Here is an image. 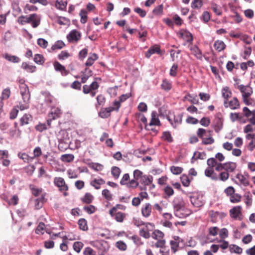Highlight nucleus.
<instances>
[{
  "label": "nucleus",
  "instance_id": "20e7f679",
  "mask_svg": "<svg viewBox=\"0 0 255 255\" xmlns=\"http://www.w3.org/2000/svg\"><path fill=\"white\" fill-rule=\"evenodd\" d=\"M55 186L59 188L60 191H66L68 190V187L65 183L64 179L62 177H56L53 181Z\"/></svg>",
  "mask_w": 255,
  "mask_h": 255
},
{
  "label": "nucleus",
  "instance_id": "c756f323",
  "mask_svg": "<svg viewBox=\"0 0 255 255\" xmlns=\"http://www.w3.org/2000/svg\"><path fill=\"white\" fill-rule=\"evenodd\" d=\"M211 9L218 15H221L222 13L221 7L215 3H211Z\"/></svg>",
  "mask_w": 255,
  "mask_h": 255
},
{
  "label": "nucleus",
  "instance_id": "8fccbe9b",
  "mask_svg": "<svg viewBox=\"0 0 255 255\" xmlns=\"http://www.w3.org/2000/svg\"><path fill=\"white\" fill-rule=\"evenodd\" d=\"M153 181V177L151 175H145L143 176V178L142 180V181L144 183L145 185H148L150 184Z\"/></svg>",
  "mask_w": 255,
  "mask_h": 255
},
{
  "label": "nucleus",
  "instance_id": "2f4dec72",
  "mask_svg": "<svg viewBox=\"0 0 255 255\" xmlns=\"http://www.w3.org/2000/svg\"><path fill=\"white\" fill-rule=\"evenodd\" d=\"M89 166L90 168L97 171H102L104 168L103 165L98 163H92L89 164Z\"/></svg>",
  "mask_w": 255,
  "mask_h": 255
},
{
  "label": "nucleus",
  "instance_id": "72a5a7b5",
  "mask_svg": "<svg viewBox=\"0 0 255 255\" xmlns=\"http://www.w3.org/2000/svg\"><path fill=\"white\" fill-rule=\"evenodd\" d=\"M84 244L81 242H76L73 244V248L75 252L79 253L80 252Z\"/></svg>",
  "mask_w": 255,
  "mask_h": 255
},
{
  "label": "nucleus",
  "instance_id": "680f3d73",
  "mask_svg": "<svg viewBox=\"0 0 255 255\" xmlns=\"http://www.w3.org/2000/svg\"><path fill=\"white\" fill-rule=\"evenodd\" d=\"M45 228V224L42 222H40L38 224L37 227L36 229L35 233L37 234H39L40 233L43 234V230Z\"/></svg>",
  "mask_w": 255,
  "mask_h": 255
},
{
  "label": "nucleus",
  "instance_id": "6e6552de",
  "mask_svg": "<svg viewBox=\"0 0 255 255\" xmlns=\"http://www.w3.org/2000/svg\"><path fill=\"white\" fill-rule=\"evenodd\" d=\"M114 111V107L102 108L99 113V116L103 119L107 118L110 116L111 112Z\"/></svg>",
  "mask_w": 255,
  "mask_h": 255
},
{
  "label": "nucleus",
  "instance_id": "9b49d317",
  "mask_svg": "<svg viewBox=\"0 0 255 255\" xmlns=\"http://www.w3.org/2000/svg\"><path fill=\"white\" fill-rule=\"evenodd\" d=\"M180 35L181 38L184 39L187 42H192L193 38L192 34L187 30H183L180 32Z\"/></svg>",
  "mask_w": 255,
  "mask_h": 255
},
{
  "label": "nucleus",
  "instance_id": "6ab92c4d",
  "mask_svg": "<svg viewBox=\"0 0 255 255\" xmlns=\"http://www.w3.org/2000/svg\"><path fill=\"white\" fill-rule=\"evenodd\" d=\"M230 213L233 218H237L241 213V206L234 207L230 210Z\"/></svg>",
  "mask_w": 255,
  "mask_h": 255
},
{
  "label": "nucleus",
  "instance_id": "412c9836",
  "mask_svg": "<svg viewBox=\"0 0 255 255\" xmlns=\"http://www.w3.org/2000/svg\"><path fill=\"white\" fill-rule=\"evenodd\" d=\"M229 107L232 110H236L239 108L240 104L238 99L234 97L233 99L229 102Z\"/></svg>",
  "mask_w": 255,
  "mask_h": 255
},
{
  "label": "nucleus",
  "instance_id": "6e6d98bb",
  "mask_svg": "<svg viewBox=\"0 0 255 255\" xmlns=\"http://www.w3.org/2000/svg\"><path fill=\"white\" fill-rule=\"evenodd\" d=\"M83 210L89 214H92L95 212V207L94 206L91 205L90 206H84Z\"/></svg>",
  "mask_w": 255,
  "mask_h": 255
},
{
  "label": "nucleus",
  "instance_id": "a18cd8bd",
  "mask_svg": "<svg viewBox=\"0 0 255 255\" xmlns=\"http://www.w3.org/2000/svg\"><path fill=\"white\" fill-rule=\"evenodd\" d=\"M116 247L120 250L125 251L127 250V245L123 241H118L116 244Z\"/></svg>",
  "mask_w": 255,
  "mask_h": 255
},
{
  "label": "nucleus",
  "instance_id": "c9c22d12",
  "mask_svg": "<svg viewBox=\"0 0 255 255\" xmlns=\"http://www.w3.org/2000/svg\"><path fill=\"white\" fill-rule=\"evenodd\" d=\"M180 179L183 186L188 187L189 185L190 181L187 175L183 174L181 176Z\"/></svg>",
  "mask_w": 255,
  "mask_h": 255
},
{
  "label": "nucleus",
  "instance_id": "774afa93",
  "mask_svg": "<svg viewBox=\"0 0 255 255\" xmlns=\"http://www.w3.org/2000/svg\"><path fill=\"white\" fill-rule=\"evenodd\" d=\"M139 235L145 239H148L150 237L149 233L145 229H142L140 230Z\"/></svg>",
  "mask_w": 255,
  "mask_h": 255
},
{
  "label": "nucleus",
  "instance_id": "09e8293b",
  "mask_svg": "<svg viewBox=\"0 0 255 255\" xmlns=\"http://www.w3.org/2000/svg\"><path fill=\"white\" fill-rule=\"evenodd\" d=\"M37 44L43 48H46L48 46V42L45 39L39 38L37 39Z\"/></svg>",
  "mask_w": 255,
  "mask_h": 255
},
{
  "label": "nucleus",
  "instance_id": "393cba45",
  "mask_svg": "<svg viewBox=\"0 0 255 255\" xmlns=\"http://www.w3.org/2000/svg\"><path fill=\"white\" fill-rule=\"evenodd\" d=\"M79 228L83 231H87L88 230V226L87 221L84 218H81L78 222Z\"/></svg>",
  "mask_w": 255,
  "mask_h": 255
},
{
  "label": "nucleus",
  "instance_id": "0eeeda50",
  "mask_svg": "<svg viewBox=\"0 0 255 255\" xmlns=\"http://www.w3.org/2000/svg\"><path fill=\"white\" fill-rule=\"evenodd\" d=\"M53 65L55 71L60 72L62 76H66L69 73L65 67L58 61L54 62Z\"/></svg>",
  "mask_w": 255,
  "mask_h": 255
},
{
  "label": "nucleus",
  "instance_id": "c85d7f7f",
  "mask_svg": "<svg viewBox=\"0 0 255 255\" xmlns=\"http://www.w3.org/2000/svg\"><path fill=\"white\" fill-rule=\"evenodd\" d=\"M79 15L81 17V22L82 23H85L87 21V12L84 9H82L80 10Z\"/></svg>",
  "mask_w": 255,
  "mask_h": 255
},
{
  "label": "nucleus",
  "instance_id": "603ef678",
  "mask_svg": "<svg viewBox=\"0 0 255 255\" xmlns=\"http://www.w3.org/2000/svg\"><path fill=\"white\" fill-rule=\"evenodd\" d=\"M44 200V197H41L35 200V207L36 209H39L42 207L43 201Z\"/></svg>",
  "mask_w": 255,
  "mask_h": 255
},
{
  "label": "nucleus",
  "instance_id": "37998d69",
  "mask_svg": "<svg viewBox=\"0 0 255 255\" xmlns=\"http://www.w3.org/2000/svg\"><path fill=\"white\" fill-rule=\"evenodd\" d=\"M203 5L202 0H194L191 3L192 8H199Z\"/></svg>",
  "mask_w": 255,
  "mask_h": 255
},
{
  "label": "nucleus",
  "instance_id": "864d4df0",
  "mask_svg": "<svg viewBox=\"0 0 255 255\" xmlns=\"http://www.w3.org/2000/svg\"><path fill=\"white\" fill-rule=\"evenodd\" d=\"M214 139L212 137H204L202 139V144L204 145L211 144L214 142Z\"/></svg>",
  "mask_w": 255,
  "mask_h": 255
},
{
  "label": "nucleus",
  "instance_id": "ea45409f",
  "mask_svg": "<svg viewBox=\"0 0 255 255\" xmlns=\"http://www.w3.org/2000/svg\"><path fill=\"white\" fill-rule=\"evenodd\" d=\"M55 5L57 8L61 10H63L66 7L67 2L64 1L62 0L60 1L57 0L56 1Z\"/></svg>",
  "mask_w": 255,
  "mask_h": 255
},
{
  "label": "nucleus",
  "instance_id": "4c0bfd02",
  "mask_svg": "<svg viewBox=\"0 0 255 255\" xmlns=\"http://www.w3.org/2000/svg\"><path fill=\"white\" fill-rule=\"evenodd\" d=\"M232 92L229 90V88L226 87L222 89V96L225 99H228V98L231 97Z\"/></svg>",
  "mask_w": 255,
  "mask_h": 255
},
{
  "label": "nucleus",
  "instance_id": "4468645a",
  "mask_svg": "<svg viewBox=\"0 0 255 255\" xmlns=\"http://www.w3.org/2000/svg\"><path fill=\"white\" fill-rule=\"evenodd\" d=\"M3 57L8 61L14 63H17L20 61V59L18 57L15 55H11L8 53H5L3 55Z\"/></svg>",
  "mask_w": 255,
  "mask_h": 255
},
{
  "label": "nucleus",
  "instance_id": "052dcab7",
  "mask_svg": "<svg viewBox=\"0 0 255 255\" xmlns=\"http://www.w3.org/2000/svg\"><path fill=\"white\" fill-rule=\"evenodd\" d=\"M187 97L190 98V99H188V100L191 102L193 104H197L199 103V100L197 98V96L193 97L191 94H188L187 96H185L184 98L186 99Z\"/></svg>",
  "mask_w": 255,
  "mask_h": 255
},
{
  "label": "nucleus",
  "instance_id": "f257e3e1",
  "mask_svg": "<svg viewBox=\"0 0 255 255\" xmlns=\"http://www.w3.org/2000/svg\"><path fill=\"white\" fill-rule=\"evenodd\" d=\"M40 16L36 13L31 14L29 16L21 15L17 19L18 23L21 25L31 22L33 28L37 27L40 24Z\"/></svg>",
  "mask_w": 255,
  "mask_h": 255
},
{
  "label": "nucleus",
  "instance_id": "1a4fd4ad",
  "mask_svg": "<svg viewBox=\"0 0 255 255\" xmlns=\"http://www.w3.org/2000/svg\"><path fill=\"white\" fill-rule=\"evenodd\" d=\"M161 125L159 119L157 117V113L156 111H152L151 113V119L148 126H158Z\"/></svg>",
  "mask_w": 255,
  "mask_h": 255
},
{
  "label": "nucleus",
  "instance_id": "423d86ee",
  "mask_svg": "<svg viewBox=\"0 0 255 255\" xmlns=\"http://www.w3.org/2000/svg\"><path fill=\"white\" fill-rule=\"evenodd\" d=\"M81 37V33L76 29L71 30L67 35V38L70 42H77L80 40Z\"/></svg>",
  "mask_w": 255,
  "mask_h": 255
},
{
  "label": "nucleus",
  "instance_id": "f8f14e48",
  "mask_svg": "<svg viewBox=\"0 0 255 255\" xmlns=\"http://www.w3.org/2000/svg\"><path fill=\"white\" fill-rule=\"evenodd\" d=\"M151 212V206L149 203H146L145 207L141 209L142 215L145 217H148L150 216Z\"/></svg>",
  "mask_w": 255,
  "mask_h": 255
},
{
  "label": "nucleus",
  "instance_id": "5fc2aeb1",
  "mask_svg": "<svg viewBox=\"0 0 255 255\" xmlns=\"http://www.w3.org/2000/svg\"><path fill=\"white\" fill-rule=\"evenodd\" d=\"M102 195L108 200H111L112 199V195L109 190L107 189H104L102 191Z\"/></svg>",
  "mask_w": 255,
  "mask_h": 255
},
{
  "label": "nucleus",
  "instance_id": "aec40b11",
  "mask_svg": "<svg viewBox=\"0 0 255 255\" xmlns=\"http://www.w3.org/2000/svg\"><path fill=\"white\" fill-rule=\"evenodd\" d=\"M21 67L25 70L27 72L33 73L36 69V67L33 65H30L26 62H23L21 64Z\"/></svg>",
  "mask_w": 255,
  "mask_h": 255
},
{
  "label": "nucleus",
  "instance_id": "338daca9",
  "mask_svg": "<svg viewBox=\"0 0 255 255\" xmlns=\"http://www.w3.org/2000/svg\"><path fill=\"white\" fill-rule=\"evenodd\" d=\"M229 177V174L227 171L222 172L219 174V179L223 181H226Z\"/></svg>",
  "mask_w": 255,
  "mask_h": 255
},
{
  "label": "nucleus",
  "instance_id": "7ed1b4c3",
  "mask_svg": "<svg viewBox=\"0 0 255 255\" xmlns=\"http://www.w3.org/2000/svg\"><path fill=\"white\" fill-rule=\"evenodd\" d=\"M111 216L118 222H122L126 217V214L121 212H117L116 207H113L109 211Z\"/></svg>",
  "mask_w": 255,
  "mask_h": 255
},
{
  "label": "nucleus",
  "instance_id": "13d9d810",
  "mask_svg": "<svg viewBox=\"0 0 255 255\" xmlns=\"http://www.w3.org/2000/svg\"><path fill=\"white\" fill-rule=\"evenodd\" d=\"M219 235L222 239H224L228 236V231L226 228H222L219 231Z\"/></svg>",
  "mask_w": 255,
  "mask_h": 255
},
{
  "label": "nucleus",
  "instance_id": "bb28decb",
  "mask_svg": "<svg viewBox=\"0 0 255 255\" xmlns=\"http://www.w3.org/2000/svg\"><path fill=\"white\" fill-rule=\"evenodd\" d=\"M161 88L166 91H169L172 88L171 83L167 79H163L161 84Z\"/></svg>",
  "mask_w": 255,
  "mask_h": 255
},
{
  "label": "nucleus",
  "instance_id": "f3484780",
  "mask_svg": "<svg viewBox=\"0 0 255 255\" xmlns=\"http://www.w3.org/2000/svg\"><path fill=\"white\" fill-rule=\"evenodd\" d=\"M61 114V110L58 108H52L51 112L49 114V117L52 120L59 117Z\"/></svg>",
  "mask_w": 255,
  "mask_h": 255
},
{
  "label": "nucleus",
  "instance_id": "b1692460",
  "mask_svg": "<svg viewBox=\"0 0 255 255\" xmlns=\"http://www.w3.org/2000/svg\"><path fill=\"white\" fill-rule=\"evenodd\" d=\"M60 159L63 162H70L74 160V156L72 154H65L61 156Z\"/></svg>",
  "mask_w": 255,
  "mask_h": 255
},
{
  "label": "nucleus",
  "instance_id": "69168bd1",
  "mask_svg": "<svg viewBox=\"0 0 255 255\" xmlns=\"http://www.w3.org/2000/svg\"><path fill=\"white\" fill-rule=\"evenodd\" d=\"M84 255H96V252L90 247H86L84 252Z\"/></svg>",
  "mask_w": 255,
  "mask_h": 255
},
{
  "label": "nucleus",
  "instance_id": "2eb2a0df",
  "mask_svg": "<svg viewBox=\"0 0 255 255\" xmlns=\"http://www.w3.org/2000/svg\"><path fill=\"white\" fill-rule=\"evenodd\" d=\"M225 170L228 172H233L237 167L236 163L228 162L224 163Z\"/></svg>",
  "mask_w": 255,
  "mask_h": 255
},
{
  "label": "nucleus",
  "instance_id": "c03bdc74",
  "mask_svg": "<svg viewBox=\"0 0 255 255\" xmlns=\"http://www.w3.org/2000/svg\"><path fill=\"white\" fill-rule=\"evenodd\" d=\"M143 176L144 175H143L142 172L138 169L135 170L133 172V177L136 180H138L139 179H141V181L143 178Z\"/></svg>",
  "mask_w": 255,
  "mask_h": 255
},
{
  "label": "nucleus",
  "instance_id": "a19ab883",
  "mask_svg": "<svg viewBox=\"0 0 255 255\" xmlns=\"http://www.w3.org/2000/svg\"><path fill=\"white\" fill-rule=\"evenodd\" d=\"M93 199L92 195L89 193H86L82 199L83 202L87 204H90L92 202Z\"/></svg>",
  "mask_w": 255,
  "mask_h": 255
},
{
  "label": "nucleus",
  "instance_id": "dca6fc26",
  "mask_svg": "<svg viewBox=\"0 0 255 255\" xmlns=\"http://www.w3.org/2000/svg\"><path fill=\"white\" fill-rule=\"evenodd\" d=\"M194 56L198 59H201L202 57V52L201 50L196 45L192 46L190 48Z\"/></svg>",
  "mask_w": 255,
  "mask_h": 255
},
{
  "label": "nucleus",
  "instance_id": "a211bd4d",
  "mask_svg": "<svg viewBox=\"0 0 255 255\" xmlns=\"http://www.w3.org/2000/svg\"><path fill=\"white\" fill-rule=\"evenodd\" d=\"M214 47L216 50L220 52L225 48L226 45L223 41L218 40L215 42Z\"/></svg>",
  "mask_w": 255,
  "mask_h": 255
},
{
  "label": "nucleus",
  "instance_id": "e433bc0d",
  "mask_svg": "<svg viewBox=\"0 0 255 255\" xmlns=\"http://www.w3.org/2000/svg\"><path fill=\"white\" fill-rule=\"evenodd\" d=\"M223 128V123L221 119L219 118L217 119L216 124L214 126V130L216 132H219Z\"/></svg>",
  "mask_w": 255,
  "mask_h": 255
},
{
  "label": "nucleus",
  "instance_id": "49530a36",
  "mask_svg": "<svg viewBox=\"0 0 255 255\" xmlns=\"http://www.w3.org/2000/svg\"><path fill=\"white\" fill-rule=\"evenodd\" d=\"M152 238L154 239L157 240L159 238H163L164 237V234L161 231L156 230L152 233Z\"/></svg>",
  "mask_w": 255,
  "mask_h": 255
},
{
  "label": "nucleus",
  "instance_id": "f704fd0d",
  "mask_svg": "<svg viewBox=\"0 0 255 255\" xmlns=\"http://www.w3.org/2000/svg\"><path fill=\"white\" fill-rule=\"evenodd\" d=\"M65 46L64 43L62 40L57 41L54 45L51 47V49L53 50L55 49H60Z\"/></svg>",
  "mask_w": 255,
  "mask_h": 255
},
{
  "label": "nucleus",
  "instance_id": "cd10ccee",
  "mask_svg": "<svg viewBox=\"0 0 255 255\" xmlns=\"http://www.w3.org/2000/svg\"><path fill=\"white\" fill-rule=\"evenodd\" d=\"M170 245L171 246V251L174 254H175L178 250H180V245H179V242L170 241Z\"/></svg>",
  "mask_w": 255,
  "mask_h": 255
},
{
  "label": "nucleus",
  "instance_id": "de8ad7c7",
  "mask_svg": "<svg viewBox=\"0 0 255 255\" xmlns=\"http://www.w3.org/2000/svg\"><path fill=\"white\" fill-rule=\"evenodd\" d=\"M205 156V154L204 152H195L194 153L193 156H192L191 160H193V159L197 160L198 159H203L204 158V156ZM192 162H193V161H191Z\"/></svg>",
  "mask_w": 255,
  "mask_h": 255
},
{
  "label": "nucleus",
  "instance_id": "a878e982",
  "mask_svg": "<svg viewBox=\"0 0 255 255\" xmlns=\"http://www.w3.org/2000/svg\"><path fill=\"white\" fill-rule=\"evenodd\" d=\"M30 119H31V116L29 114H24L20 119V124L21 126L28 124Z\"/></svg>",
  "mask_w": 255,
  "mask_h": 255
},
{
  "label": "nucleus",
  "instance_id": "4be33fe9",
  "mask_svg": "<svg viewBox=\"0 0 255 255\" xmlns=\"http://www.w3.org/2000/svg\"><path fill=\"white\" fill-rule=\"evenodd\" d=\"M230 251L231 253H234L238 254H241L243 252V249L239 246L232 244L229 246Z\"/></svg>",
  "mask_w": 255,
  "mask_h": 255
},
{
  "label": "nucleus",
  "instance_id": "e2e57ef3",
  "mask_svg": "<svg viewBox=\"0 0 255 255\" xmlns=\"http://www.w3.org/2000/svg\"><path fill=\"white\" fill-rule=\"evenodd\" d=\"M70 56V55L67 51H62L58 55V57L60 60H64Z\"/></svg>",
  "mask_w": 255,
  "mask_h": 255
},
{
  "label": "nucleus",
  "instance_id": "3c124183",
  "mask_svg": "<svg viewBox=\"0 0 255 255\" xmlns=\"http://www.w3.org/2000/svg\"><path fill=\"white\" fill-rule=\"evenodd\" d=\"M201 19L203 20L205 23L208 22L210 19V15L209 12L207 11H204L202 16L201 17Z\"/></svg>",
  "mask_w": 255,
  "mask_h": 255
},
{
  "label": "nucleus",
  "instance_id": "0e129e2a",
  "mask_svg": "<svg viewBox=\"0 0 255 255\" xmlns=\"http://www.w3.org/2000/svg\"><path fill=\"white\" fill-rule=\"evenodd\" d=\"M208 230L210 235L215 236L218 234L219 229L217 227H212L209 228Z\"/></svg>",
  "mask_w": 255,
  "mask_h": 255
},
{
  "label": "nucleus",
  "instance_id": "ddd939ff",
  "mask_svg": "<svg viewBox=\"0 0 255 255\" xmlns=\"http://www.w3.org/2000/svg\"><path fill=\"white\" fill-rule=\"evenodd\" d=\"M99 58L98 55L96 53H92L90 54L86 62L85 63V65L87 66H92L94 61L97 60Z\"/></svg>",
  "mask_w": 255,
  "mask_h": 255
},
{
  "label": "nucleus",
  "instance_id": "5701e85b",
  "mask_svg": "<svg viewBox=\"0 0 255 255\" xmlns=\"http://www.w3.org/2000/svg\"><path fill=\"white\" fill-rule=\"evenodd\" d=\"M236 178L239 179L240 183L244 186L246 187L249 185L248 180L243 175L238 174L236 175Z\"/></svg>",
  "mask_w": 255,
  "mask_h": 255
},
{
  "label": "nucleus",
  "instance_id": "bf43d9fd",
  "mask_svg": "<svg viewBox=\"0 0 255 255\" xmlns=\"http://www.w3.org/2000/svg\"><path fill=\"white\" fill-rule=\"evenodd\" d=\"M18 157L25 162H28L30 158L28 154L25 153L19 152L18 153Z\"/></svg>",
  "mask_w": 255,
  "mask_h": 255
},
{
  "label": "nucleus",
  "instance_id": "473e14b6",
  "mask_svg": "<svg viewBox=\"0 0 255 255\" xmlns=\"http://www.w3.org/2000/svg\"><path fill=\"white\" fill-rule=\"evenodd\" d=\"M183 169L181 167L172 166L170 167L171 172L174 175H178L182 173Z\"/></svg>",
  "mask_w": 255,
  "mask_h": 255
},
{
  "label": "nucleus",
  "instance_id": "79ce46f5",
  "mask_svg": "<svg viewBox=\"0 0 255 255\" xmlns=\"http://www.w3.org/2000/svg\"><path fill=\"white\" fill-rule=\"evenodd\" d=\"M33 60L36 64L39 65L42 64L44 63L43 57L40 54H35Z\"/></svg>",
  "mask_w": 255,
  "mask_h": 255
},
{
  "label": "nucleus",
  "instance_id": "f03ea898",
  "mask_svg": "<svg viewBox=\"0 0 255 255\" xmlns=\"http://www.w3.org/2000/svg\"><path fill=\"white\" fill-rule=\"evenodd\" d=\"M189 197L191 204L195 207L199 208L202 207L205 203L203 196L201 194L195 193Z\"/></svg>",
  "mask_w": 255,
  "mask_h": 255
},
{
  "label": "nucleus",
  "instance_id": "7c9ffc66",
  "mask_svg": "<svg viewBox=\"0 0 255 255\" xmlns=\"http://www.w3.org/2000/svg\"><path fill=\"white\" fill-rule=\"evenodd\" d=\"M111 173L115 179H118L120 176L121 170L118 167L113 166L111 169Z\"/></svg>",
  "mask_w": 255,
  "mask_h": 255
},
{
  "label": "nucleus",
  "instance_id": "9d476101",
  "mask_svg": "<svg viewBox=\"0 0 255 255\" xmlns=\"http://www.w3.org/2000/svg\"><path fill=\"white\" fill-rule=\"evenodd\" d=\"M183 115L179 114L178 115H174L173 116V123H171V126L174 128H176L177 127L181 124L182 122Z\"/></svg>",
  "mask_w": 255,
  "mask_h": 255
},
{
  "label": "nucleus",
  "instance_id": "4d7b16f0",
  "mask_svg": "<svg viewBox=\"0 0 255 255\" xmlns=\"http://www.w3.org/2000/svg\"><path fill=\"white\" fill-rule=\"evenodd\" d=\"M88 54V49L86 48H85L81 50L78 54L79 58L81 60H83L87 55Z\"/></svg>",
  "mask_w": 255,
  "mask_h": 255
},
{
  "label": "nucleus",
  "instance_id": "39448f33",
  "mask_svg": "<svg viewBox=\"0 0 255 255\" xmlns=\"http://www.w3.org/2000/svg\"><path fill=\"white\" fill-rule=\"evenodd\" d=\"M172 205L174 210H184L185 209V203L183 199L180 197L175 198L173 202Z\"/></svg>",
  "mask_w": 255,
  "mask_h": 255
},
{
  "label": "nucleus",
  "instance_id": "58836bf2",
  "mask_svg": "<svg viewBox=\"0 0 255 255\" xmlns=\"http://www.w3.org/2000/svg\"><path fill=\"white\" fill-rule=\"evenodd\" d=\"M162 138L164 140L167 141L168 142L173 141V138L169 131H164L163 132Z\"/></svg>",
  "mask_w": 255,
  "mask_h": 255
}]
</instances>
